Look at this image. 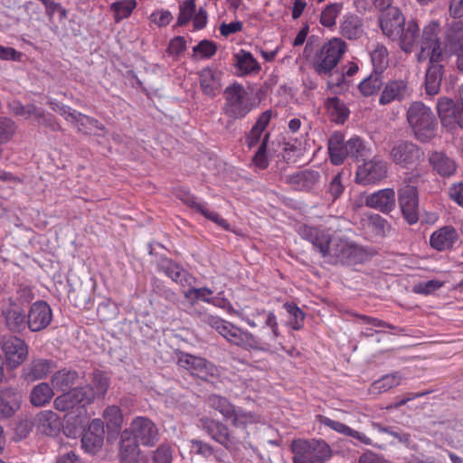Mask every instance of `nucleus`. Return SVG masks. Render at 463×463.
I'll use <instances>...</instances> for the list:
<instances>
[{"label": "nucleus", "instance_id": "1", "mask_svg": "<svg viewBox=\"0 0 463 463\" xmlns=\"http://www.w3.org/2000/svg\"><path fill=\"white\" fill-rule=\"evenodd\" d=\"M204 323L216 330L230 344L239 346L247 351L277 352L284 350L280 341L282 338L279 328V323L274 312H269L264 320V326L269 327L270 332L261 339H258L248 330L233 325L217 316L208 315L203 319Z\"/></svg>", "mask_w": 463, "mask_h": 463}, {"label": "nucleus", "instance_id": "2", "mask_svg": "<svg viewBox=\"0 0 463 463\" xmlns=\"http://www.w3.org/2000/svg\"><path fill=\"white\" fill-rule=\"evenodd\" d=\"M439 24L436 21L430 22L424 26L421 37L419 41L420 51L415 57L418 62L429 61V66L425 75V91L430 96H435L440 90L443 79V61L445 53L441 48L439 38Z\"/></svg>", "mask_w": 463, "mask_h": 463}, {"label": "nucleus", "instance_id": "3", "mask_svg": "<svg viewBox=\"0 0 463 463\" xmlns=\"http://www.w3.org/2000/svg\"><path fill=\"white\" fill-rule=\"evenodd\" d=\"M389 156L395 165L412 170L407 174L406 183L416 184L424 175L425 170L421 167L425 158L424 153L416 144L410 141H397L392 145Z\"/></svg>", "mask_w": 463, "mask_h": 463}, {"label": "nucleus", "instance_id": "4", "mask_svg": "<svg viewBox=\"0 0 463 463\" xmlns=\"http://www.w3.org/2000/svg\"><path fill=\"white\" fill-rule=\"evenodd\" d=\"M407 121L415 137L420 142H430L436 137L438 123L431 109L421 101H414L407 109Z\"/></svg>", "mask_w": 463, "mask_h": 463}, {"label": "nucleus", "instance_id": "5", "mask_svg": "<svg viewBox=\"0 0 463 463\" xmlns=\"http://www.w3.org/2000/svg\"><path fill=\"white\" fill-rule=\"evenodd\" d=\"M290 451L293 463H325L332 457L330 446L317 439H293Z\"/></svg>", "mask_w": 463, "mask_h": 463}, {"label": "nucleus", "instance_id": "6", "mask_svg": "<svg viewBox=\"0 0 463 463\" xmlns=\"http://www.w3.org/2000/svg\"><path fill=\"white\" fill-rule=\"evenodd\" d=\"M365 250L354 241L336 235L326 255L330 264L354 265L363 262L366 258Z\"/></svg>", "mask_w": 463, "mask_h": 463}, {"label": "nucleus", "instance_id": "7", "mask_svg": "<svg viewBox=\"0 0 463 463\" xmlns=\"http://www.w3.org/2000/svg\"><path fill=\"white\" fill-rule=\"evenodd\" d=\"M345 52L346 44L343 40L339 38L329 40L315 53L313 61L315 71L320 75L331 73Z\"/></svg>", "mask_w": 463, "mask_h": 463}, {"label": "nucleus", "instance_id": "8", "mask_svg": "<svg viewBox=\"0 0 463 463\" xmlns=\"http://www.w3.org/2000/svg\"><path fill=\"white\" fill-rule=\"evenodd\" d=\"M224 97L223 111L230 118H244L252 109L249 93L241 84L234 83L226 88Z\"/></svg>", "mask_w": 463, "mask_h": 463}, {"label": "nucleus", "instance_id": "9", "mask_svg": "<svg viewBox=\"0 0 463 463\" xmlns=\"http://www.w3.org/2000/svg\"><path fill=\"white\" fill-rule=\"evenodd\" d=\"M129 435L142 446L153 447L159 439L156 425L148 418L138 416L132 420L124 430V437Z\"/></svg>", "mask_w": 463, "mask_h": 463}, {"label": "nucleus", "instance_id": "10", "mask_svg": "<svg viewBox=\"0 0 463 463\" xmlns=\"http://www.w3.org/2000/svg\"><path fill=\"white\" fill-rule=\"evenodd\" d=\"M93 402L90 392H85L82 387H76L59 395L53 402L54 408L60 411L75 410L79 415L86 413V406Z\"/></svg>", "mask_w": 463, "mask_h": 463}, {"label": "nucleus", "instance_id": "11", "mask_svg": "<svg viewBox=\"0 0 463 463\" xmlns=\"http://www.w3.org/2000/svg\"><path fill=\"white\" fill-rule=\"evenodd\" d=\"M437 113L447 131L453 133L457 128L463 129V108L453 99L440 97L437 102Z\"/></svg>", "mask_w": 463, "mask_h": 463}, {"label": "nucleus", "instance_id": "12", "mask_svg": "<svg viewBox=\"0 0 463 463\" xmlns=\"http://www.w3.org/2000/svg\"><path fill=\"white\" fill-rule=\"evenodd\" d=\"M297 232L302 239L309 241L324 259L326 258L332 241L336 236L333 235L328 229L307 224H299Z\"/></svg>", "mask_w": 463, "mask_h": 463}, {"label": "nucleus", "instance_id": "13", "mask_svg": "<svg viewBox=\"0 0 463 463\" xmlns=\"http://www.w3.org/2000/svg\"><path fill=\"white\" fill-rule=\"evenodd\" d=\"M0 347L10 369H16L28 357L29 347L27 344L17 336L4 335L0 341Z\"/></svg>", "mask_w": 463, "mask_h": 463}, {"label": "nucleus", "instance_id": "14", "mask_svg": "<svg viewBox=\"0 0 463 463\" xmlns=\"http://www.w3.org/2000/svg\"><path fill=\"white\" fill-rule=\"evenodd\" d=\"M388 164L378 157L365 161L356 170L355 180L363 185L374 184L387 176Z\"/></svg>", "mask_w": 463, "mask_h": 463}, {"label": "nucleus", "instance_id": "15", "mask_svg": "<svg viewBox=\"0 0 463 463\" xmlns=\"http://www.w3.org/2000/svg\"><path fill=\"white\" fill-rule=\"evenodd\" d=\"M178 364L181 367L188 370L193 375L203 380L217 377L219 374L218 368L211 362L202 357H197L189 354H183Z\"/></svg>", "mask_w": 463, "mask_h": 463}, {"label": "nucleus", "instance_id": "16", "mask_svg": "<svg viewBox=\"0 0 463 463\" xmlns=\"http://www.w3.org/2000/svg\"><path fill=\"white\" fill-rule=\"evenodd\" d=\"M412 94V89L407 80H390L384 85L379 98L380 105H388L394 101H402L409 99Z\"/></svg>", "mask_w": 463, "mask_h": 463}, {"label": "nucleus", "instance_id": "17", "mask_svg": "<svg viewBox=\"0 0 463 463\" xmlns=\"http://www.w3.org/2000/svg\"><path fill=\"white\" fill-rule=\"evenodd\" d=\"M399 203L402 214L410 224H414L419 220L418 191L411 184L408 183L399 190Z\"/></svg>", "mask_w": 463, "mask_h": 463}, {"label": "nucleus", "instance_id": "18", "mask_svg": "<svg viewBox=\"0 0 463 463\" xmlns=\"http://www.w3.org/2000/svg\"><path fill=\"white\" fill-rule=\"evenodd\" d=\"M52 320V311L45 301L34 302L28 312L27 326L32 332L46 328Z\"/></svg>", "mask_w": 463, "mask_h": 463}, {"label": "nucleus", "instance_id": "19", "mask_svg": "<svg viewBox=\"0 0 463 463\" xmlns=\"http://www.w3.org/2000/svg\"><path fill=\"white\" fill-rule=\"evenodd\" d=\"M382 32L392 40L398 38L401 29L405 25V17L398 7H390L379 17Z\"/></svg>", "mask_w": 463, "mask_h": 463}, {"label": "nucleus", "instance_id": "20", "mask_svg": "<svg viewBox=\"0 0 463 463\" xmlns=\"http://www.w3.org/2000/svg\"><path fill=\"white\" fill-rule=\"evenodd\" d=\"M104 442V424L102 420L94 419L82 436V449L90 454L99 451Z\"/></svg>", "mask_w": 463, "mask_h": 463}, {"label": "nucleus", "instance_id": "21", "mask_svg": "<svg viewBox=\"0 0 463 463\" xmlns=\"http://www.w3.org/2000/svg\"><path fill=\"white\" fill-rule=\"evenodd\" d=\"M200 424L202 429L207 432L213 439L225 448L229 449L235 443L229 428L222 422L209 417H203L200 419Z\"/></svg>", "mask_w": 463, "mask_h": 463}, {"label": "nucleus", "instance_id": "22", "mask_svg": "<svg viewBox=\"0 0 463 463\" xmlns=\"http://www.w3.org/2000/svg\"><path fill=\"white\" fill-rule=\"evenodd\" d=\"M35 426L42 434L55 437L61 431L62 422L57 413L51 410H45L36 415Z\"/></svg>", "mask_w": 463, "mask_h": 463}, {"label": "nucleus", "instance_id": "23", "mask_svg": "<svg viewBox=\"0 0 463 463\" xmlns=\"http://www.w3.org/2000/svg\"><path fill=\"white\" fill-rule=\"evenodd\" d=\"M365 204L382 213H390L395 206V192L392 188L381 189L365 197Z\"/></svg>", "mask_w": 463, "mask_h": 463}, {"label": "nucleus", "instance_id": "24", "mask_svg": "<svg viewBox=\"0 0 463 463\" xmlns=\"http://www.w3.org/2000/svg\"><path fill=\"white\" fill-rule=\"evenodd\" d=\"M458 239V233L452 226H443L432 232L430 245L436 250L443 251L451 249Z\"/></svg>", "mask_w": 463, "mask_h": 463}, {"label": "nucleus", "instance_id": "25", "mask_svg": "<svg viewBox=\"0 0 463 463\" xmlns=\"http://www.w3.org/2000/svg\"><path fill=\"white\" fill-rule=\"evenodd\" d=\"M160 269L182 288L190 287L195 283L196 279L192 274L171 260H162Z\"/></svg>", "mask_w": 463, "mask_h": 463}, {"label": "nucleus", "instance_id": "26", "mask_svg": "<svg viewBox=\"0 0 463 463\" xmlns=\"http://www.w3.org/2000/svg\"><path fill=\"white\" fill-rule=\"evenodd\" d=\"M221 72L206 67L199 72L200 87L203 94L209 97L216 96L221 89Z\"/></svg>", "mask_w": 463, "mask_h": 463}, {"label": "nucleus", "instance_id": "27", "mask_svg": "<svg viewBox=\"0 0 463 463\" xmlns=\"http://www.w3.org/2000/svg\"><path fill=\"white\" fill-rule=\"evenodd\" d=\"M233 60L234 66L240 76L258 74L261 70L260 64L248 51L241 49L238 52L234 53Z\"/></svg>", "mask_w": 463, "mask_h": 463}, {"label": "nucleus", "instance_id": "28", "mask_svg": "<svg viewBox=\"0 0 463 463\" xmlns=\"http://www.w3.org/2000/svg\"><path fill=\"white\" fill-rule=\"evenodd\" d=\"M260 416L253 411H246L241 407L235 406L232 412L226 421H230L231 425L235 429L245 431L248 435L247 428L260 422Z\"/></svg>", "mask_w": 463, "mask_h": 463}, {"label": "nucleus", "instance_id": "29", "mask_svg": "<svg viewBox=\"0 0 463 463\" xmlns=\"http://www.w3.org/2000/svg\"><path fill=\"white\" fill-rule=\"evenodd\" d=\"M420 26L416 20L411 19L401 29V33L397 39H399V45L401 49L410 53L412 52L413 47L419 38Z\"/></svg>", "mask_w": 463, "mask_h": 463}, {"label": "nucleus", "instance_id": "30", "mask_svg": "<svg viewBox=\"0 0 463 463\" xmlns=\"http://www.w3.org/2000/svg\"><path fill=\"white\" fill-rule=\"evenodd\" d=\"M52 369V362L34 359L23 369V377L29 382L45 378Z\"/></svg>", "mask_w": 463, "mask_h": 463}, {"label": "nucleus", "instance_id": "31", "mask_svg": "<svg viewBox=\"0 0 463 463\" xmlns=\"http://www.w3.org/2000/svg\"><path fill=\"white\" fill-rule=\"evenodd\" d=\"M20 404V395L14 389L3 390L0 393V419L13 416Z\"/></svg>", "mask_w": 463, "mask_h": 463}, {"label": "nucleus", "instance_id": "32", "mask_svg": "<svg viewBox=\"0 0 463 463\" xmlns=\"http://www.w3.org/2000/svg\"><path fill=\"white\" fill-rule=\"evenodd\" d=\"M328 151L331 162L339 165L345 159L348 158V148L344 136L341 133H334L328 141Z\"/></svg>", "mask_w": 463, "mask_h": 463}, {"label": "nucleus", "instance_id": "33", "mask_svg": "<svg viewBox=\"0 0 463 463\" xmlns=\"http://www.w3.org/2000/svg\"><path fill=\"white\" fill-rule=\"evenodd\" d=\"M139 443L129 435L124 437V431L120 436V447L118 451L119 460L123 463H135L140 455Z\"/></svg>", "mask_w": 463, "mask_h": 463}, {"label": "nucleus", "instance_id": "34", "mask_svg": "<svg viewBox=\"0 0 463 463\" xmlns=\"http://www.w3.org/2000/svg\"><path fill=\"white\" fill-rule=\"evenodd\" d=\"M429 162L433 170L441 176L449 177L456 173V163L442 152L432 153L429 158Z\"/></svg>", "mask_w": 463, "mask_h": 463}, {"label": "nucleus", "instance_id": "35", "mask_svg": "<svg viewBox=\"0 0 463 463\" xmlns=\"http://www.w3.org/2000/svg\"><path fill=\"white\" fill-rule=\"evenodd\" d=\"M340 33L350 40L360 38L363 34L361 19L353 14L344 15L340 24Z\"/></svg>", "mask_w": 463, "mask_h": 463}, {"label": "nucleus", "instance_id": "36", "mask_svg": "<svg viewBox=\"0 0 463 463\" xmlns=\"http://www.w3.org/2000/svg\"><path fill=\"white\" fill-rule=\"evenodd\" d=\"M320 422H321V424L330 428L331 430H333L340 434H343V435H345L348 437H352L364 444L370 443V439L368 437H366L364 433H361L357 430H353L352 428L345 425V423H342L337 420H332L328 417H325V416H321Z\"/></svg>", "mask_w": 463, "mask_h": 463}, {"label": "nucleus", "instance_id": "37", "mask_svg": "<svg viewBox=\"0 0 463 463\" xmlns=\"http://www.w3.org/2000/svg\"><path fill=\"white\" fill-rule=\"evenodd\" d=\"M109 386V380L106 373L95 372L92 374L91 383L82 387L85 392H90L93 395V402L96 399L102 398L106 394Z\"/></svg>", "mask_w": 463, "mask_h": 463}, {"label": "nucleus", "instance_id": "38", "mask_svg": "<svg viewBox=\"0 0 463 463\" xmlns=\"http://www.w3.org/2000/svg\"><path fill=\"white\" fill-rule=\"evenodd\" d=\"M402 380L403 377L399 372L385 374L371 384L369 392L372 394H380L382 392H385L392 388L402 384Z\"/></svg>", "mask_w": 463, "mask_h": 463}, {"label": "nucleus", "instance_id": "39", "mask_svg": "<svg viewBox=\"0 0 463 463\" xmlns=\"http://www.w3.org/2000/svg\"><path fill=\"white\" fill-rule=\"evenodd\" d=\"M370 57L373 72L382 74L389 64V52L387 48L379 43L373 44L370 50Z\"/></svg>", "mask_w": 463, "mask_h": 463}, {"label": "nucleus", "instance_id": "40", "mask_svg": "<svg viewBox=\"0 0 463 463\" xmlns=\"http://www.w3.org/2000/svg\"><path fill=\"white\" fill-rule=\"evenodd\" d=\"M5 323L7 327L13 332H22L25 328V315L21 307L12 305L5 312Z\"/></svg>", "mask_w": 463, "mask_h": 463}, {"label": "nucleus", "instance_id": "41", "mask_svg": "<svg viewBox=\"0 0 463 463\" xmlns=\"http://www.w3.org/2000/svg\"><path fill=\"white\" fill-rule=\"evenodd\" d=\"M54 395L52 388L47 383L35 385L30 393V402L35 407H43L50 402Z\"/></svg>", "mask_w": 463, "mask_h": 463}, {"label": "nucleus", "instance_id": "42", "mask_svg": "<svg viewBox=\"0 0 463 463\" xmlns=\"http://www.w3.org/2000/svg\"><path fill=\"white\" fill-rule=\"evenodd\" d=\"M343 10L342 3H330L327 4L321 10L319 16V23L326 28L332 29L336 24V19Z\"/></svg>", "mask_w": 463, "mask_h": 463}, {"label": "nucleus", "instance_id": "43", "mask_svg": "<svg viewBox=\"0 0 463 463\" xmlns=\"http://www.w3.org/2000/svg\"><path fill=\"white\" fill-rule=\"evenodd\" d=\"M326 105L335 122L342 124L349 117L350 112L348 108L345 106V102L337 97L329 98Z\"/></svg>", "mask_w": 463, "mask_h": 463}, {"label": "nucleus", "instance_id": "44", "mask_svg": "<svg viewBox=\"0 0 463 463\" xmlns=\"http://www.w3.org/2000/svg\"><path fill=\"white\" fill-rule=\"evenodd\" d=\"M78 378L75 371L61 370L56 372L51 379L52 387L57 391H65L72 386Z\"/></svg>", "mask_w": 463, "mask_h": 463}, {"label": "nucleus", "instance_id": "45", "mask_svg": "<svg viewBox=\"0 0 463 463\" xmlns=\"http://www.w3.org/2000/svg\"><path fill=\"white\" fill-rule=\"evenodd\" d=\"M447 45L450 51L463 48V23H452L447 31Z\"/></svg>", "mask_w": 463, "mask_h": 463}, {"label": "nucleus", "instance_id": "46", "mask_svg": "<svg viewBox=\"0 0 463 463\" xmlns=\"http://www.w3.org/2000/svg\"><path fill=\"white\" fill-rule=\"evenodd\" d=\"M207 403L210 408L219 411L223 419L227 420L232 412L235 405L232 404L227 398L219 394H211L207 398Z\"/></svg>", "mask_w": 463, "mask_h": 463}, {"label": "nucleus", "instance_id": "47", "mask_svg": "<svg viewBox=\"0 0 463 463\" xmlns=\"http://www.w3.org/2000/svg\"><path fill=\"white\" fill-rule=\"evenodd\" d=\"M217 45L210 40H202L193 47L192 59L194 61L208 60L215 55Z\"/></svg>", "mask_w": 463, "mask_h": 463}, {"label": "nucleus", "instance_id": "48", "mask_svg": "<svg viewBox=\"0 0 463 463\" xmlns=\"http://www.w3.org/2000/svg\"><path fill=\"white\" fill-rule=\"evenodd\" d=\"M137 6L136 0H119L114 2L110 5V10L114 13V20L116 23L129 17L133 10Z\"/></svg>", "mask_w": 463, "mask_h": 463}, {"label": "nucleus", "instance_id": "49", "mask_svg": "<svg viewBox=\"0 0 463 463\" xmlns=\"http://www.w3.org/2000/svg\"><path fill=\"white\" fill-rule=\"evenodd\" d=\"M382 86L383 80L381 74L373 72L359 84V90L364 96L369 97L376 94Z\"/></svg>", "mask_w": 463, "mask_h": 463}, {"label": "nucleus", "instance_id": "50", "mask_svg": "<svg viewBox=\"0 0 463 463\" xmlns=\"http://www.w3.org/2000/svg\"><path fill=\"white\" fill-rule=\"evenodd\" d=\"M188 288H189L187 290L184 291V297L191 303H194L199 300L208 304H212V302H213V298L212 297L213 291L209 288H194L193 285Z\"/></svg>", "mask_w": 463, "mask_h": 463}, {"label": "nucleus", "instance_id": "51", "mask_svg": "<svg viewBox=\"0 0 463 463\" xmlns=\"http://www.w3.org/2000/svg\"><path fill=\"white\" fill-rule=\"evenodd\" d=\"M102 416L109 430L113 431L120 430L123 423V415L118 406H109L103 411Z\"/></svg>", "mask_w": 463, "mask_h": 463}, {"label": "nucleus", "instance_id": "52", "mask_svg": "<svg viewBox=\"0 0 463 463\" xmlns=\"http://www.w3.org/2000/svg\"><path fill=\"white\" fill-rule=\"evenodd\" d=\"M187 203H190L193 208L201 213L205 218L215 222L224 230H230V224L228 222L222 218L217 213L210 211L204 203H197L194 199L189 200Z\"/></svg>", "mask_w": 463, "mask_h": 463}, {"label": "nucleus", "instance_id": "53", "mask_svg": "<svg viewBox=\"0 0 463 463\" xmlns=\"http://www.w3.org/2000/svg\"><path fill=\"white\" fill-rule=\"evenodd\" d=\"M187 203H190L193 208L201 213L205 218L215 222L224 230H230V224L228 222L222 218L217 213L210 211L204 203H197L194 199L189 200Z\"/></svg>", "mask_w": 463, "mask_h": 463}, {"label": "nucleus", "instance_id": "54", "mask_svg": "<svg viewBox=\"0 0 463 463\" xmlns=\"http://www.w3.org/2000/svg\"><path fill=\"white\" fill-rule=\"evenodd\" d=\"M187 203H190L193 208L201 213L205 218L215 222L224 230H230V224L228 222L222 218L217 213L210 211L204 203H197L194 199L189 200Z\"/></svg>", "mask_w": 463, "mask_h": 463}, {"label": "nucleus", "instance_id": "55", "mask_svg": "<svg viewBox=\"0 0 463 463\" xmlns=\"http://www.w3.org/2000/svg\"><path fill=\"white\" fill-rule=\"evenodd\" d=\"M187 203H190L193 208L201 213L205 218L215 222L224 230H230V224L228 222L222 218L217 213L210 211L204 203H197L194 199L189 200Z\"/></svg>", "mask_w": 463, "mask_h": 463}, {"label": "nucleus", "instance_id": "56", "mask_svg": "<svg viewBox=\"0 0 463 463\" xmlns=\"http://www.w3.org/2000/svg\"><path fill=\"white\" fill-rule=\"evenodd\" d=\"M187 203H190L193 208L201 213L205 218L215 222L224 230H230V224L228 222L222 218L217 213L210 211L204 203H197L194 199L189 200Z\"/></svg>", "mask_w": 463, "mask_h": 463}, {"label": "nucleus", "instance_id": "57", "mask_svg": "<svg viewBox=\"0 0 463 463\" xmlns=\"http://www.w3.org/2000/svg\"><path fill=\"white\" fill-rule=\"evenodd\" d=\"M187 203H190L193 208L201 213L205 218L215 222L224 230H230V224L228 222L222 218L217 213L210 211L204 203H197L194 199L189 200Z\"/></svg>", "mask_w": 463, "mask_h": 463}, {"label": "nucleus", "instance_id": "58", "mask_svg": "<svg viewBox=\"0 0 463 463\" xmlns=\"http://www.w3.org/2000/svg\"><path fill=\"white\" fill-rule=\"evenodd\" d=\"M187 203H190L193 208L201 213L205 218L215 222L224 230H230V224L228 222L222 218L217 213L210 211L204 203H197L194 199L189 200Z\"/></svg>", "mask_w": 463, "mask_h": 463}, {"label": "nucleus", "instance_id": "59", "mask_svg": "<svg viewBox=\"0 0 463 463\" xmlns=\"http://www.w3.org/2000/svg\"><path fill=\"white\" fill-rule=\"evenodd\" d=\"M345 142L348 148V157L357 161L369 155V148L360 137H353Z\"/></svg>", "mask_w": 463, "mask_h": 463}, {"label": "nucleus", "instance_id": "60", "mask_svg": "<svg viewBox=\"0 0 463 463\" xmlns=\"http://www.w3.org/2000/svg\"><path fill=\"white\" fill-rule=\"evenodd\" d=\"M196 12L195 0H184L179 3V14L176 25H186L194 17Z\"/></svg>", "mask_w": 463, "mask_h": 463}, {"label": "nucleus", "instance_id": "61", "mask_svg": "<svg viewBox=\"0 0 463 463\" xmlns=\"http://www.w3.org/2000/svg\"><path fill=\"white\" fill-rule=\"evenodd\" d=\"M320 178L319 173L314 170H305L298 173L294 177V182L297 183L302 189H310Z\"/></svg>", "mask_w": 463, "mask_h": 463}, {"label": "nucleus", "instance_id": "62", "mask_svg": "<svg viewBox=\"0 0 463 463\" xmlns=\"http://www.w3.org/2000/svg\"><path fill=\"white\" fill-rule=\"evenodd\" d=\"M284 307L290 316L289 323L294 330L303 326L305 313L294 303H285Z\"/></svg>", "mask_w": 463, "mask_h": 463}, {"label": "nucleus", "instance_id": "63", "mask_svg": "<svg viewBox=\"0 0 463 463\" xmlns=\"http://www.w3.org/2000/svg\"><path fill=\"white\" fill-rule=\"evenodd\" d=\"M269 137V133L265 132L261 144L259 146L257 152L253 156V164L260 169H265L269 165L267 156V143Z\"/></svg>", "mask_w": 463, "mask_h": 463}, {"label": "nucleus", "instance_id": "64", "mask_svg": "<svg viewBox=\"0 0 463 463\" xmlns=\"http://www.w3.org/2000/svg\"><path fill=\"white\" fill-rule=\"evenodd\" d=\"M69 116L70 118L68 121L74 124V126L78 128L79 131L84 133H91V128L89 124L94 122L93 118L83 115L80 112L76 111L75 109L73 110L72 114Z\"/></svg>", "mask_w": 463, "mask_h": 463}]
</instances>
